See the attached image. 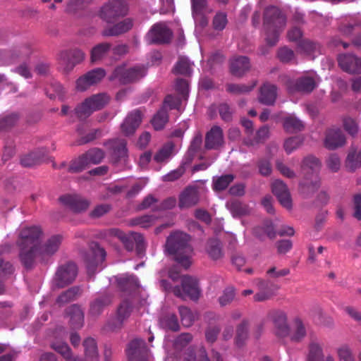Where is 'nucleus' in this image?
<instances>
[{"label": "nucleus", "mask_w": 361, "mask_h": 361, "mask_svg": "<svg viewBox=\"0 0 361 361\" xmlns=\"http://www.w3.org/2000/svg\"><path fill=\"white\" fill-rule=\"evenodd\" d=\"M42 236L39 226L25 227L20 230L18 245L20 259L26 268L32 267L37 262H47L58 251L62 242L61 235H54L41 245Z\"/></svg>", "instance_id": "1"}, {"label": "nucleus", "mask_w": 361, "mask_h": 361, "mask_svg": "<svg viewBox=\"0 0 361 361\" xmlns=\"http://www.w3.org/2000/svg\"><path fill=\"white\" fill-rule=\"evenodd\" d=\"M190 240L189 235L176 231L168 236L165 244L166 252L185 269L189 268L192 263L193 249Z\"/></svg>", "instance_id": "2"}, {"label": "nucleus", "mask_w": 361, "mask_h": 361, "mask_svg": "<svg viewBox=\"0 0 361 361\" xmlns=\"http://www.w3.org/2000/svg\"><path fill=\"white\" fill-rule=\"evenodd\" d=\"M286 20L281 11L274 6L267 8L264 17V30L266 40L269 45H274L280 32L284 28Z\"/></svg>", "instance_id": "3"}, {"label": "nucleus", "mask_w": 361, "mask_h": 361, "mask_svg": "<svg viewBox=\"0 0 361 361\" xmlns=\"http://www.w3.org/2000/svg\"><path fill=\"white\" fill-rule=\"evenodd\" d=\"M161 286L166 291H172L174 295L183 300L190 298L191 300H197L200 295V288L196 279L189 276H184L181 279V286L171 288L166 280L160 281Z\"/></svg>", "instance_id": "4"}, {"label": "nucleus", "mask_w": 361, "mask_h": 361, "mask_svg": "<svg viewBox=\"0 0 361 361\" xmlns=\"http://www.w3.org/2000/svg\"><path fill=\"white\" fill-rule=\"evenodd\" d=\"M99 238L109 242H111L114 238H118L123 243L128 250H133L134 243L136 244L137 249L139 251L142 250L145 247L144 238L137 233H124L119 229L111 228L101 231Z\"/></svg>", "instance_id": "5"}, {"label": "nucleus", "mask_w": 361, "mask_h": 361, "mask_svg": "<svg viewBox=\"0 0 361 361\" xmlns=\"http://www.w3.org/2000/svg\"><path fill=\"white\" fill-rule=\"evenodd\" d=\"M85 348V360H82L78 357H72L68 345L63 342H56L51 345L53 349L60 353L66 361H98V355L95 341L92 338L85 339L83 342Z\"/></svg>", "instance_id": "6"}, {"label": "nucleus", "mask_w": 361, "mask_h": 361, "mask_svg": "<svg viewBox=\"0 0 361 361\" xmlns=\"http://www.w3.org/2000/svg\"><path fill=\"white\" fill-rule=\"evenodd\" d=\"M109 100L110 97L106 93L93 94L77 106L75 109V114L80 119H85L94 111L104 108Z\"/></svg>", "instance_id": "7"}, {"label": "nucleus", "mask_w": 361, "mask_h": 361, "mask_svg": "<svg viewBox=\"0 0 361 361\" xmlns=\"http://www.w3.org/2000/svg\"><path fill=\"white\" fill-rule=\"evenodd\" d=\"M127 12L126 0H109L101 8L99 16L106 23H113L118 18L126 15Z\"/></svg>", "instance_id": "8"}, {"label": "nucleus", "mask_w": 361, "mask_h": 361, "mask_svg": "<svg viewBox=\"0 0 361 361\" xmlns=\"http://www.w3.org/2000/svg\"><path fill=\"white\" fill-rule=\"evenodd\" d=\"M77 275V267L74 263L69 262L61 266L53 279L54 288H63L72 283Z\"/></svg>", "instance_id": "9"}, {"label": "nucleus", "mask_w": 361, "mask_h": 361, "mask_svg": "<svg viewBox=\"0 0 361 361\" xmlns=\"http://www.w3.org/2000/svg\"><path fill=\"white\" fill-rule=\"evenodd\" d=\"M146 74V69L143 66H135L126 69L125 66L116 68L111 79L118 78L122 83L136 81Z\"/></svg>", "instance_id": "10"}, {"label": "nucleus", "mask_w": 361, "mask_h": 361, "mask_svg": "<svg viewBox=\"0 0 361 361\" xmlns=\"http://www.w3.org/2000/svg\"><path fill=\"white\" fill-rule=\"evenodd\" d=\"M58 61L61 68L68 72L85 59V54L80 49H74L61 51L58 55Z\"/></svg>", "instance_id": "11"}, {"label": "nucleus", "mask_w": 361, "mask_h": 361, "mask_svg": "<svg viewBox=\"0 0 361 361\" xmlns=\"http://www.w3.org/2000/svg\"><path fill=\"white\" fill-rule=\"evenodd\" d=\"M60 202L71 211L80 213L87 209L90 201L76 194H66L59 198Z\"/></svg>", "instance_id": "12"}, {"label": "nucleus", "mask_w": 361, "mask_h": 361, "mask_svg": "<svg viewBox=\"0 0 361 361\" xmlns=\"http://www.w3.org/2000/svg\"><path fill=\"white\" fill-rule=\"evenodd\" d=\"M316 74L308 73L307 75L301 77L295 83L288 80L286 82V86L290 92L295 91L310 92L312 91L316 86Z\"/></svg>", "instance_id": "13"}, {"label": "nucleus", "mask_w": 361, "mask_h": 361, "mask_svg": "<svg viewBox=\"0 0 361 361\" xmlns=\"http://www.w3.org/2000/svg\"><path fill=\"white\" fill-rule=\"evenodd\" d=\"M171 37V32L164 23L155 24L149 31L147 38L149 43L168 42Z\"/></svg>", "instance_id": "14"}, {"label": "nucleus", "mask_w": 361, "mask_h": 361, "mask_svg": "<svg viewBox=\"0 0 361 361\" xmlns=\"http://www.w3.org/2000/svg\"><path fill=\"white\" fill-rule=\"evenodd\" d=\"M338 61L339 66L345 72L351 74L361 73V57L354 54H343L338 56Z\"/></svg>", "instance_id": "15"}, {"label": "nucleus", "mask_w": 361, "mask_h": 361, "mask_svg": "<svg viewBox=\"0 0 361 361\" xmlns=\"http://www.w3.org/2000/svg\"><path fill=\"white\" fill-rule=\"evenodd\" d=\"M272 192L283 207L287 209L292 208L290 195L287 186L283 182L279 180H274L272 183Z\"/></svg>", "instance_id": "16"}, {"label": "nucleus", "mask_w": 361, "mask_h": 361, "mask_svg": "<svg viewBox=\"0 0 361 361\" xmlns=\"http://www.w3.org/2000/svg\"><path fill=\"white\" fill-rule=\"evenodd\" d=\"M142 117L140 110H134L129 113L121 124L123 133L126 135L134 133L142 121Z\"/></svg>", "instance_id": "17"}, {"label": "nucleus", "mask_w": 361, "mask_h": 361, "mask_svg": "<svg viewBox=\"0 0 361 361\" xmlns=\"http://www.w3.org/2000/svg\"><path fill=\"white\" fill-rule=\"evenodd\" d=\"M32 53L31 47L23 44L16 47L13 50L4 55L6 61L4 65H9L16 63L18 60H23L29 57Z\"/></svg>", "instance_id": "18"}, {"label": "nucleus", "mask_w": 361, "mask_h": 361, "mask_svg": "<svg viewBox=\"0 0 361 361\" xmlns=\"http://www.w3.org/2000/svg\"><path fill=\"white\" fill-rule=\"evenodd\" d=\"M345 142V135L339 128H331L326 131L324 145L329 149L343 146Z\"/></svg>", "instance_id": "19"}, {"label": "nucleus", "mask_w": 361, "mask_h": 361, "mask_svg": "<svg viewBox=\"0 0 361 361\" xmlns=\"http://www.w3.org/2000/svg\"><path fill=\"white\" fill-rule=\"evenodd\" d=\"M199 201V191L196 187H188L180 195V208H188L195 205Z\"/></svg>", "instance_id": "20"}, {"label": "nucleus", "mask_w": 361, "mask_h": 361, "mask_svg": "<svg viewBox=\"0 0 361 361\" xmlns=\"http://www.w3.org/2000/svg\"><path fill=\"white\" fill-rule=\"evenodd\" d=\"M224 144V135L222 129L219 126H214L207 133L205 139L207 149H218Z\"/></svg>", "instance_id": "21"}, {"label": "nucleus", "mask_w": 361, "mask_h": 361, "mask_svg": "<svg viewBox=\"0 0 361 361\" xmlns=\"http://www.w3.org/2000/svg\"><path fill=\"white\" fill-rule=\"evenodd\" d=\"M147 348L142 339L136 338L132 341L127 348V355L130 361H137V360L146 355Z\"/></svg>", "instance_id": "22"}, {"label": "nucleus", "mask_w": 361, "mask_h": 361, "mask_svg": "<svg viewBox=\"0 0 361 361\" xmlns=\"http://www.w3.org/2000/svg\"><path fill=\"white\" fill-rule=\"evenodd\" d=\"M258 293L254 295V300L257 302H262L271 298L274 294L277 288L267 281L258 280L257 282Z\"/></svg>", "instance_id": "23"}, {"label": "nucleus", "mask_w": 361, "mask_h": 361, "mask_svg": "<svg viewBox=\"0 0 361 361\" xmlns=\"http://www.w3.org/2000/svg\"><path fill=\"white\" fill-rule=\"evenodd\" d=\"M250 68V61L246 56H237L231 60L230 69L235 76L243 75Z\"/></svg>", "instance_id": "24"}, {"label": "nucleus", "mask_w": 361, "mask_h": 361, "mask_svg": "<svg viewBox=\"0 0 361 361\" xmlns=\"http://www.w3.org/2000/svg\"><path fill=\"white\" fill-rule=\"evenodd\" d=\"M272 319L276 328V334L279 336H286L289 334L290 329L287 325L286 314L281 311L273 313Z\"/></svg>", "instance_id": "25"}, {"label": "nucleus", "mask_w": 361, "mask_h": 361, "mask_svg": "<svg viewBox=\"0 0 361 361\" xmlns=\"http://www.w3.org/2000/svg\"><path fill=\"white\" fill-rule=\"evenodd\" d=\"M276 97V87L275 85L265 83L260 89L259 101L267 105L273 104Z\"/></svg>", "instance_id": "26"}, {"label": "nucleus", "mask_w": 361, "mask_h": 361, "mask_svg": "<svg viewBox=\"0 0 361 361\" xmlns=\"http://www.w3.org/2000/svg\"><path fill=\"white\" fill-rule=\"evenodd\" d=\"M133 26L132 20L126 18L104 32L105 36L118 35L129 30Z\"/></svg>", "instance_id": "27"}, {"label": "nucleus", "mask_w": 361, "mask_h": 361, "mask_svg": "<svg viewBox=\"0 0 361 361\" xmlns=\"http://www.w3.org/2000/svg\"><path fill=\"white\" fill-rule=\"evenodd\" d=\"M68 314L73 327L79 328L82 326L84 314L79 306L75 305L71 306L68 308Z\"/></svg>", "instance_id": "28"}, {"label": "nucleus", "mask_w": 361, "mask_h": 361, "mask_svg": "<svg viewBox=\"0 0 361 361\" xmlns=\"http://www.w3.org/2000/svg\"><path fill=\"white\" fill-rule=\"evenodd\" d=\"M184 361H209L204 348L188 349L184 353Z\"/></svg>", "instance_id": "29"}, {"label": "nucleus", "mask_w": 361, "mask_h": 361, "mask_svg": "<svg viewBox=\"0 0 361 361\" xmlns=\"http://www.w3.org/2000/svg\"><path fill=\"white\" fill-rule=\"evenodd\" d=\"M226 206L233 216L245 215L248 214L250 212L247 205L236 200L228 201Z\"/></svg>", "instance_id": "30"}, {"label": "nucleus", "mask_w": 361, "mask_h": 361, "mask_svg": "<svg viewBox=\"0 0 361 361\" xmlns=\"http://www.w3.org/2000/svg\"><path fill=\"white\" fill-rule=\"evenodd\" d=\"M283 125L284 129L288 133L300 131L304 128L302 121L293 115L285 118Z\"/></svg>", "instance_id": "31"}, {"label": "nucleus", "mask_w": 361, "mask_h": 361, "mask_svg": "<svg viewBox=\"0 0 361 361\" xmlns=\"http://www.w3.org/2000/svg\"><path fill=\"white\" fill-rule=\"evenodd\" d=\"M193 63L186 57L181 56L176 63L173 71L176 74L189 75L192 71Z\"/></svg>", "instance_id": "32"}, {"label": "nucleus", "mask_w": 361, "mask_h": 361, "mask_svg": "<svg viewBox=\"0 0 361 361\" xmlns=\"http://www.w3.org/2000/svg\"><path fill=\"white\" fill-rule=\"evenodd\" d=\"M111 149V153L117 158L124 157L127 154L126 142L123 139L111 140L107 144Z\"/></svg>", "instance_id": "33"}, {"label": "nucleus", "mask_w": 361, "mask_h": 361, "mask_svg": "<svg viewBox=\"0 0 361 361\" xmlns=\"http://www.w3.org/2000/svg\"><path fill=\"white\" fill-rule=\"evenodd\" d=\"M207 252L212 259L221 258L223 252L219 241L216 239L209 240L207 243Z\"/></svg>", "instance_id": "34"}, {"label": "nucleus", "mask_w": 361, "mask_h": 361, "mask_svg": "<svg viewBox=\"0 0 361 361\" xmlns=\"http://www.w3.org/2000/svg\"><path fill=\"white\" fill-rule=\"evenodd\" d=\"M111 45L108 43H102L95 46L91 52V60L96 62L103 59L109 51Z\"/></svg>", "instance_id": "35"}, {"label": "nucleus", "mask_w": 361, "mask_h": 361, "mask_svg": "<svg viewBox=\"0 0 361 361\" xmlns=\"http://www.w3.org/2000/svg\"><path fill=\"white\" fill-rule=\"evenodd\" d=\"M132 312L131 302L128 300H123L118 308L116 319L121 324L129 317Z\"/></svg>", "instance_id": "36"}, {"label": "nucleus", "mask_w": 361, "mask_h": 361, "mask_svg": "<svg viewBox=\"0 0 361 361\" xmlns=\"http://www.w3.org/2000/svg\"><path fill=\"white\" fill-rule=\"evenodd\" d=\"M173 145L168 142L154 156L157 162H164L169 160L173 155Z\"/></svg>", "instance_id": "37"}, {"label": "nucleus", "mask_w": 361, "mask_h": 361, "mask_svg": "<svg viewBox=\"0 0 361 361\" xmlns=\"http://www.w3.org/2000/svg\"><path fill=\"white\" fill-rule=\"evenodd\" d=\"M306 335L305 325L300 319H295L292 327L290 338L293 341H298L303 338Z\"/></svg>", "instance_id": "38"}, {"label": "nucleus", "mask_w": 361, "mask_h": 361, "mask_svg": "<svg viewBox=\"0 0 361 361\" xmlns=\"http://www.w3.org/2000/svg\"><path fill=\"white\" fill-rule=\"evenodd\" d=\"M179 313L181 322L186 327L190 326L197 318V314L192 312L186 307H180L179 308Z\"/></svg>", "instance_id": "39"}, {"label": "nucleus", "mask_w": 361, "mask_h": 361, "mask_svg": "<svg viewBox=\"0 0 361 361\" xmlns=\"http://www.w3.org/2000/svg\"><path fill=\"white\" fill-rule=\"evenodd\" d=\"M168 121V114L166 109H161L152 119V124L155 130L162 129Z\"/></svg>", "instance_id": "40"}, {"label": "nucleus", "mask_w": 361, "mask_h": 361, "mask_svg": "<svg viewBox=\"0 0 361 361\" xmlns=\"http://www.w3.org/2000/svg\"><path fill=\"white\" fill-rule=\"evenodd\" d=\"M346 166L352 171L361 167V150L359 152L351 150L349 152L346 159Z\"/></svg>", "instance_id": "41"}, {"label": "nucleus", "mask_w": 361, "mask_h": 361, "mask_svg": "<svg viewBox=\"0 0 361 361\" xmlns=\"http://www.w3.org/2000/svg\"><path fill=\"white\" fill-rule=\"evenodd\" d=\"M80 293V289L79 288L74 287L71 288L65 292H63L62 294H61L57 300L56 303L59 305H63L72 300L75 299L76 295H78Z\"/></svg>", "instance_id": "42"}, {"label": "nucleus", "mask_w": 361, "mask_h": 361, "mask_svg": "<svg viewBox=\"0 0 361 361\" xmlns=\"http://www.w3.org/2000/svg\"><path fill=\"white\" fill-rule=\"evenodd\" d=\"M319 47L317 44L309 40L302 39L298 42V49L300 52L310 55L319 51Z\"/></svg>", "instance_id": "43"}, {"label": "nucleus", "mask_w": 361, "mask_h": 361, "mask_svg": "<svg viewBox=\"0 0 361 361\" xmlns=\"http://www.w3.org/2000/svg\"><path fill=\"white\" fill-rule=\"evenodd\" d=\"M84 156L87 160L89 164H97L101 162L104 159V153L102 149L94 148L87 151Z\"/></svg>", "instance_id": "44"}, {"label": "nucleus", "mask_w": 361, "mask_h": 361, "mask_svg": "<svg viewBox=\"0 0 361 361\" xmlns=\"http://www.w3.org/2000/svg\"><path fill=\"white\" fill-rule=\"evenodd\" d=\"M233 176L232 175H224L213 180L214 189L215 190H223L233 181Z\"/></svg>", "instance_id": "45"}, {"label": "nucleus", "mask_w": 361, "mask_h": 361, "mask_svg": "<svg viewBox=\"0 0 361 361\" xmlns=\"http://www.w3.org/2000/svg\"><path fill=\"white\" fill-rule=\"evenodd\" d=\"M302 167L304 171L308 172L310 170L314 173H316L320 168V163L316 157L308 156L305 158Z\"/></svg>", "instance_id": "46"}, {"label": "nucleus", "mask_w": 361, "mask_h": 361, "mask_svg": "<svg viewBox=\"0 0 361 361\" xmlns=\"http://www.w3.org/2000/svg\"><path fill=\"white\" fill-rule=\"evenodd\" d=\"M323 357L322 348L320 344L312 343L310 346L308 361H321Z\"/></svg>", "instance_id": "47"}, {"label": "nucleus", "mask_w": 361, "mask_h": 361, "mask_svg": "<svg viewBox=\"0 0 361 361\" xmlns=\"http://www.w3.org/2000/svg\"><path fill=\"white\" fill-rule=\"evenodd\" d=\"M269 136V130L267 126H263L257 132V136L255 140L250 141L246 140L245 145L249 146H254L256 144L264 142Z\"/></svg>", "instance_id": "48"}, {"label": "nucleus", "mask_w": 361, "mask_h": 361, "mask_svg": "<svg viewBox=\"0 0 361 361\" xmlns=\"http://www.w3.org/2000/svg\"><path fill=\"white\" fill-rule=\"evenodd\" d=\"M93 254H94L93 262H88L87 269L89 270H90L92 269V267H94L95 264L102 262L106 257L105 250L102 247L97 246V245H96L95 247L94 248Z\"/></svg>", "instance_id": "49"}, {"label": "nucleus", "mask_w": 361, "mask_h": 361, "mask_svg": "<svg viewBox=\"0 0 361 361\" xmlns=\"http://www.w3.org/2000/svg\"><path fill=\"white\" fill-rule=\"evenodd\" d=\"M160 324L163 328L173 331H177L178 329V319L174 314H171L161 319Z\"/></svg>", "instance_id": "50"}, {"label": "nucleus", "mask_w": 361, "mask_h": 361, "mask_svg": "<svg viewBox=\"0 0 361 361\" xmlns=\"http://www.w3.org/2000/svg\"><path fill=\"white\" fill-rule=\"evenodd\" d=\"M302 143V139L299 137H293L287 139L284 142V149L288 154H290L298 149Z\"/></svg>", "instance_id": "51"}, {"label": "nucleus", "mask_w": 361, "mask_h": 361, "mask_svg": "<svg viewBox=\"0 0 361 361\" xmlns=\"http://www.w3.org/2000/svg\"><path fill=\"white\" fill-rule=\"evenodd\" d=\"M255 86V83H252L250 85L243 84H231L228 85L227 90L232 93L243 94L251 91Z\"/></svg>", "instance_id": "52"}, {"label": "nucleus", "mask_w": 361, "mask_h": 361, "mask_svg": "<svg viewBox=\"0 0 361 361\" xmlns=\"http://www.w3.org/2000/svg\"><path fill=\"white\" fill-rule=\"evenodd\" d=\"M89 165L84 154L72 161L70 166V171L72 172H80L86 169Z\"/></svg>", "instance_id": "53"}, {"label": "nucleus", "mask_w": 361, "mask_h": 361, "mask_svg": "<svg viewBox=\"0 0 361 361\" xmlns=\"http://www.w3.org/2000/svg\"><path fill=\"white\" fill-rule=\"evenodd\" d=\"M343 125L344 129L351 135H355L359 130L358 124L357 121L350 118L346 117L343 119Z\"/></svg>", "instance_id": "54"}, {"label": "nucleus", "mask_w": 361, "mask_h": 361, "mask_svg": "<svg viewBox=\"0 0 361 361\" xmlns=\"http://www.w3.org/2000/svg\"><path fill=\"white\" fill-rule=\"evenodd\" d=\"M192 15L195 21L197 23L198 18H202V11L206 5L205 0H191Z\"/></svg>", "instance_id": "55"}, {"label": "nucleus", "mask_w": 361, "mask_h": 361, "mask_svg": "<svg viewBox=\"0 0 361 361\" xmlns=\"http://www.w3.org/2000/svg\"><path fill=\"white\" fill-rule=\"evenodd\" d=\"M12 271V265L9 262H5L0 259V294L2 293L4 290L2 280L7 274H10Z\"/></svg>", "instance_id": "56"}, {"label": "nucleus", "mask_w": 361, "mask_h": 361, "mask_svg": "<svg viewBox=\"0 0 361 361\" xmlns=\"http://www.w3.org/2000/svg\"><path fill=\"white\" fill-rule=\"evenodd\" d=\"M155 217L152 215H145L133 220V224L140 226L142 228H148L155 222Z\"/></svg>", "instance_id": "57"}, {"label": "nucleus", "mask_w": 361, "mask_h": 361, "mask_svg": "<svg viewBox=\"0 0 361 361\" xmlns=\"http://www.w3.org/2000/svg\"><path fill=\"white\" fill-rule=\"evenodd\" d=\"M227 16L224 13H218L214 18L213 26L216 30H222L227 25Z\"/></svg>", "instance_id": "58"}, {"label": "nucleus", "mask_w": 361, "mask_h": 361, "mask_svg": "<svg viewBox=\"0 0 361 361\" xmlns=\"http://www.w3.org/2000/svg\"><path fill=\"white\" fill-rule=\"evenodd\" d=\"M87 75L88 76L90 83H92L93 85L101 81L105 76L106 73L104 70L102 68H97L88 72Z\"/></svg>", "instance_id": "59"}, {"label": "nucleus", "mask_w": 361, "mask_h": 361, "mask_svg": "<svg viewBox=\"0 0 361 361\" xmlns=\"http://www.w3.org/2000/svg\"><path fill=\"white\" fill-rule=\"evenodd\" d=\"M337 355L339 361H354L352 353L347 345H342L338 348Z\"/></svg>", "instance_id": "60"}, {"label": "nucleus", "mask_w": 361, "mask_h": 361, "mask_svg": "<svg viewBox=\"0 0 361 361\" xmlns=\"http://www.w3.org/2000/svg\"><path fill=\"white\" fill-rule=\"evenodd\" d=\"M350 20H351V17L346 16L341 22V25L339 26V32L343 36L347 37V36L350 35L352 32L353 25L352 23H350Z\"/></svg>", "instance_id": "61"}, {"label": "nucleus", "mask_w": 361, "mask_h": 361, "mask_svg": "<svg viewBox=\"0 0 361 361\" xmlns=\"http://www.w3.org/2000/svg\"><path fill=\"white\" fill-rule=\"evenodd\" d=\"M181 101L179 97H173L171 95H169L166 97L164 103V107L162 109H177L180 110V105Z\"/></svg>", "instance_id": "62"}, {"label": "nucleus", "mask_w": 361, "mask_h": 361, "mask_svg": "<svg viewBox=\"0 0 361 361\" xmlns=\"http://www.w3.org/2000/svg\"><path fill=\"white\" fill-rule=\"evenodd\" d=\"M176 90L181 94L183 99L185 100L189 92L188 82L183 79L177 80Z\"/></svg>", "instance_id": "63"}, {"label": "nucleus", "mask_w": 361, "mask_h": 361, "mask_svg": "<svg viewBox=\"0 0 361 361\" xmlns=\"http://www.w3.org/2000/svg\"><path fill=\"white\" fill-rule=\"evenodd\" d=\"M235 293L233 288H226L221 296L219 297V301L221 306H225L230 303L234 298Z\"/></svg>", "instance_id": "64"}]
</instances>
